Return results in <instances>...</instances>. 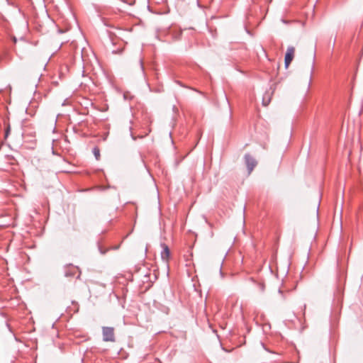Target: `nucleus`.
I'll return each instance as SVG.
<instances>
[{"instance_id": "1", "label": "nucleus", "mask_w": 363, "mask_h": 363, "mask_svg": "<svg viewBox=\"0 0 363 363\" xmlns=\"http://www.w3.org/2000/svg\"><path fill=\"white\" fill-rule=\"evenodd\" d=\"M103 340L105 342H115L114 328L113 327H102Z\"/></svg>"}, {"instance_id": "2", "label": "nucleus", "mask_w": 363, "mask_h": 363, "mask_svg": "<svg viewBox=\"0 0 363 363\" xmlns=\"http://www.w3.org/2000/svg\"><path fill=\"white\" fill-rule=\"evenodd\" d=\"M245 164L247 167L248 174H250L253 169L256 167L257 162L256 160L250 154H245L244 156Z\"/></svg>"}, {"instance_id": "3", "label": "nucleus", "mask_w": 363, "mask_h": 363, "mask_svg": "<svg viewBox=\"0 0 363 363\" xmlns=\"http://www.w3.org/2000/svg\"><path fill=\"white\" fill-rule=\"evenodd\" d=\"M162 250L161 252V258L164 262L166 266H169V259L170 257V250L169 247L165 243H161L160 245Z\"/></svg>"}, {"instance_id": "4", "label": "nucleus", "mask_w": 363, "mask_h": 363, "mask_svg": "<svg viewBox=\"0 0 363 363\" xmlns=\"http://www.w3.org/2000/svg\"><path fill=\"white\" fill-rule=\"evenodd\" d=\"M295 48L293 46H289L285 55L284 64L285 67H288L294 59Z\"/></svg>"}, {"instance_id": "5", "label": "nucleus", "mask_w": 363, "mask_h": 363, "mask_svg": "<svg viewBox=\"0 0 363 363\" xmlns=\"http://www.w3.org/2000/svg\"><path fill=\"white\" fill-rule=\"evenodd\" d=\"M138 67L139 70L140 71V73H141L142 76L143 77V78L145 79H146V76H145V69H144L143 62L142 58H140V60L138 61Z\"/></svg>"}, {"instance_id": "6", "label": "nucleus", "mask_w": 363, "mask_h": 363, "mask_svg": "<svg viewBox=\"0 0 363 363\" xmlns=\"http://www.w3.org/2000/svg\"><path fill=\"white\" fill-rule=\"evenodd\" d=\"M270 94H271L270 93L266 92L264 94V95L263 96L262 104L265 106H267L271 101Z\"/></svg>"}, {"instance_id": "7", "label": "nucleus", "mask_w": 363, "mask_h": 363, "mask_svg": "<svg viewBox=\"0 0 363 363\" xmlns=\"http://www.w3.org/2000/svg\"><path fill=\"white\" fill-rule=\"evenodd\" d=\"M93 154L94 155L96 160H99L100 158V150L97 147L93 148Z\"/></svg>"}, {"instance_id": "8", "label": "nucleus", "mask_w": 363, "mask_h": 363, "mask_svg": "<svg viewBox=\"0 0 363 363\" xmlns=\"http://www.w3.org/2000/svg\"><path fill=\"white\" fill-rule=\"evenodd\" d=\"M257 286H258V288H259V291L261 292H264V290H265V285H264V283H261V282L258 283L257 284Z\"/></svg>"}, {"instance_id": "9", "label": "nucleus", "mask_w": 363, "mask_h": 363, "mask_svg": "<svg viewBox=\"0 0 363 363\" xmlns=\"http://www.w3.org/2000/svg\"><path fill=\"white\" fill-rule=\"evenodd\" d=\"M10 130H11V128H10V125H9L6 128V129L5 130V135H4V138L6 139L9 136V134L10 133Z\"/></svg>"}, {"instance_id": "10", "label": "nucleus", "mask_w": 363, "mask_h": 363, "mask_svg": "<svg viewBox=\"0 0 363 363\" xmlns=\"http://www.w3.org/2000/svg\"><path fill=\"white\" fill-rule=\"evenodd\" d=\"M73 275H74V273H72V272H65V276L66 277H72Z\"/></svg>"}, {"instance_id": "11", "label": "nucleus", "mask_w": 363, "mask_h": 363, "mask_svg": "<svg viewBox=\"0 0 363 363\" xmlns=\"http://www.w3.org/2000/svg\"><path fill=\"white\" fill-rule=\"evenodd\" d=\"M313 65L311 67V75L313 73ZM311 81V76L310 77V82Z\"/></svg>"}, {"instance_id": "12", "label": "nucleus", "mask_w": 363, "mask_h": 363, "mask_svg": "<svg viewBox=\"0 0 363 363\" xmlns=\"http://www.w3.org/2000/svg\"><path fill=\"white\" fill-rule=\"evenodd\" d=\"M194 91H197V92H199V94H203V93H202L201 91H198V90L195 89H194Z\"/></svg>"}]
</instances>
